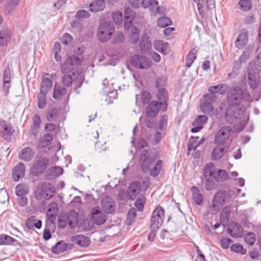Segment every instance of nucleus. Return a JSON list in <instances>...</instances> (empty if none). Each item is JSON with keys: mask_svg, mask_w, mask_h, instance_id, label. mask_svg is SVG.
<instances>
[{"mask_svg": "<svg viewBox=\"0 0 261 261\" xmlns=\"http://www.w3.org/2000/svg\"><path fill=\"white\" fill-rule=\"evenodd\" d=\"M25 224L30 230H33L34 228L40 229L42 226V221L38 220L35 216H32L27 219Z\"/></svg>", "mask_w": 261, "mask_h": 261, "instance_id": "25", "label": "nucleus"}, {"mask_svg": "<svg viewBox=\"0 0 261 261\" xmlns=\"http://www.w3.org/2000/svg\"><path fill=\"white\" fill-rule=\"evenodd\" d=\"M53 139V136L50 133L44 134L40 140V144L42 147H45L50 144Z\"/></svg>", "mask_w": 261, "mask_h": 261, "instance_id": "45", "label": "nucleus"}, {"mask_svg": "<svg viewBox=\"0 0 261 261\" xmlns=\"http://www.w3.org/2000/svg\"><path fill=\"white\" fill-rule=\"evenodd\" d=\"M230 211L227 208L223 209L220 215V221L222 225H226L229 221Z\"/></svg>", "mask_w": 261, "mask_h": 261, "instance_id": "49", "label": "nucleus"}, {"mask_svg": "<svg viewBox=\"0 0 261 261\" xmlns=\"http://www.w3.org/2000/svg\"><path fill=\"white\" fill-rule=\"evenodd\" d=\"M115 30L114 24L110 21L101 23L98 27L97 36L101 42H106L111 38Z\"/></svg>", "mask_w": 261, "mask_h": 261, "instance_id": "2", "label": "nucleus"}, {"mask_svg": "<svg viewBox=\"0 0 261 261\" xmlns=\"http://www.w3.org/2000/svg\"><path fill=\"white\" fill-rule=\"evenodd\" d=\"M90 218L94 224L100 225L106 221L107 216L103 211L99 210L98 207H95L91 210Z\"/></svg>", "mask_w": 261, "mask_h": 261, "instance_id": "14", "label": "nucleus"}, {"mask_svg": "<svg viewBox=\"0 0 261 261\" xmlns=\"http://www.w3.org/2000/svg\"><path fill=\"white\" fill-rule=\"evenodd\" d=\"M208 120V117L206 115H198L196 117L195 120L192 122V125H202L205 124Z\"/></svg>", "mask_w": 261, "mask_h": 261, "instance_id": "57", "label": "nucleus"}, {"mask_svg": "<svg viewBox=\"0 0 261 261\" xmlns=\"http://www.w3.org/2000/svg\"><path fill=\"white\" fill-rule=\"evenodd\" d=\"M227 88V85H225L224 84H220L216 86H210L208 88V92L212 94H216L219 93L221 94H224L226 92V89H224V87Z\"/></svg>", "mask_w": 261, "mask_h": 261, "instance_id": "39", "label": "nucleus"}, {"mask_svg": "<svg viewBox=\"0 0 261 261\" xmlns=\"http://www.w3.org/2000/svg\"><path fill=\"white\" fill-rule=\"evenodd\" d=\"M101 206L107 214H112L115 210V203L113 198L110 196H106L101 199Z\"/></svg>", "mask_w": 261, "mask_h": 261, "instance_id": "18", "label": "nucleus"}, {"mask_svg": "<svg viewBox=\"0 0 261 261\" xmlns=\"http://www.w3.org/2000/svg\"><path fill=\"white\" fill-rule=\"evenodd\" d=\"M131 64L134 67L141 69H147L152 64L151 60L145 56L135 55L130 59Z\"/></svg>", "mask_w": 261, "mask_h": 261, "instance_id": "6", "label": "nucleus"}, {"mask_svg": "<svg viewBox=\"0 0 261 261\" xmlns=\"http://www.w3.org/2000/svg\"><path fill=\"white\" fill-rule=\"evenodd\" d=\"M141 5L143 8H148L152 13L161 14L157 0H142Z\"/></svg>", "mask_w": 261, "mask_h": 261, "instance_id": "20", "label": "nucleus"}, {"mask_svg": "<svg viewBox=\"0 0 261 261\" xmlns=\"http://www.w3.org/2000/svg\"><path fill=\"white\" fill-rule=\"evenodd\" d=\"M45 75H49L48 73H45L42 78V82L40 87V92L48 93L52 87L53 82L49 77H46Z\"/></svg>", "mask_w": 261, "mask_h": 261, "instance_id": "28", "label": "nucleus"}, {"mask_svg": "<svg viewBox=\"0 0 261 261\" xmlns=\"http://www.w3.org/2000/svg\"><path fill=\"white\" fill-rule=\"evenodd\" d=\"M141 185L140 182L134 181L130 183L126 192V196L128 199L134 200L141 192Z\"/></svg>", "mask_w": 261, "mask_h": 261, "instance_id": "15", "label": "nucleus"}, {"mask_svg": "<svg viewBox=\"0 0 261 261\" xmlns=\"http://www.w3.org/2000/svg\"><path fill=\"white\" fill-rule=\"evenodd\" d=\"M224 154V148L217 145L213 150L211 156L213 160L218 161L222 158Z\"/></svg>", "mask_w": 261, "mask_h": 261, "instance_id": "43", "label": "nucleus"}, {"mask_svg": "<svg viewBox=\"0 0 261 261\" xmlns=\"http://www.w3.org/2000/svg\"><path fill=\"white\" fill-rule=\"evenodd\" d=\"M67 92V89L64 87L56 84L54 86L53 97L54 99H59L64 96Z\"/></svg>", "mask_w": 261, "mask_h": 261, "instance_id": "34", "label": "nucleus"}, {"mask_svg": "<svg viewBox=\"0 0 261 261\" xmlns=\"http://www.w3.org/2000/svg\"><path fill=\"white\" fill-rule=\"evenodd\" d=\"M197 3L199 14L201 18H203L204 16V7L206 6V1L204 0H197Z\"/></svg>", "mask_w": 261, "mask_h": 261, "instance_id": "63", "label": "nucleus"}, {"mask_svg": "<svg viewBox=\"0 0 261 261\" xmlns=\"http://www.w3.org/2000/svg\"><path fill=\"white\" fill-rule=\"evenodd\" d=\"M35 193L40 197L49 199L54 196L55 191L51 184L42 182L37 186Z\"/></svg>", "mask_w": 261, "mask_h": 261, "instance_id": "8", "label": "nucleus"}, {"mask_svg": "<svg viewBox=\"0 0 261 261\" xmlns=\"http://www.w3.org/2000/svg\"><path fill=\"white\" fill-rule=\"evenodd\" d=\"M248 84L251 88L255 89L258 87L260 81L254 70H248Z\"/></svg>", "mask_w": 261, "mask_h": 261, "instance_id": "31", "label": "nucleus"}, {"mask_svg": "<svg viewBox=\"0 0 261 261\" xmlns=\"http://www.w3.org/2000/svg\"><path fill=\"white\" fill-rule=\"evenodd\" d=\"M249 94L244 93L243 90L236 86L227 92L226 101L229 106H239L244 99L248 100Z\"/></svg>", "mask_w": 261, "mask_h": 261, "instance_id": "1", "label": "nucleus"}, {"mask_svg": "<svg viewBox=\"0 0 261 261\" xmlns=\"http://www.w3.org/2000/svg\"><path fill=\"white\" fill-rule=\"evenodd\" d=\"M165 218V210L161 205H158L152 212L150 218V223L152 226H155L157 228H160L164 222Z\"/></svg>", "mask_w": 261, "mask_h": 261, "instance_id": "9", "label": "nucleus"}, {"mask_svg": "<svg viewBox=\"0 0 261 261\" xmlns=\"http://www.w3.org/2000/svg\"><path fill=\"white\" fill-rule=\"evenodd\" d=\"M232 132L231 127L224 126L219 129L215 137V143L219 146H224L226 141L229 139Z\"/></svg>", "mask_w": 261, "mask_h": 261, "instance_id": "11", "label": "nucleus"}, {"mask_svg": "<svg viewBox=\"0 0 261 261\" xmlns=\"http://www.w3.org/2000/svg\"><path fill=\"white\" fill-rule=\"evenodd\" d=\"M154 162V159L150 156L147 150H143L141 152L139 156V164L143 173L148 172Z\"/></svg>", "mask_w": 261, "mask_h": 261, "instance_id": "10", "label": "nucleus"}, {"mask_svg": "<svg viewBox=\"0 0 261 261\" xmlns=\"http://www.w3.org/2000/svg\"><path fill=\"white\" fill-rule=\"evenodd\" d=\"M156 96L159 100L158 101L160 103L161 105H162L163 108L164 110L167 109L169 94L166 88L159 89L157 91Z\"/></svg>", "mask_w": 261, "mask_h": 261, "instance_id": "19", "label": "nucleus"}, {"mask_svg": "<svg viewBox=\"0 0 261 261\" xmlns=\"http://www.w3.org/2000/svg\"><path fill=\"white\" fill-rule=\"evenodd\" d=\"M246 242L250 245H253L255 242V235L254 232H248L245 236Z\"/></svg>", "mask_w": 261, "mask_h": 261, "instance_id": "64", "label": "nucleus"}, {"mask_svg": "<svg viewBox=\"0 0 261 261\" xmlns=\"http://www.w3.org/2000/svg\"><path fill=\"white\" fill-rule=\"evenodd\" d=\"M49 164V160L43 156H37L31 168V174L35 176H41L46 171Z\"/></svg>", "mask_w": 261, "mask_h": 261, "instance_id": "3", "label": "nucleus"}, {"mask_svg": "<svg viewBox=\"0 0 261 261\" xmlns=\"http://www.w3.org/2000/svg\"><path fill=\"white\" fill-rule=\"evenodd\" d=\"M71 240L74 243L82 247H87L90 243L89 238L83 235H76L72 237Z\"/></svg>", "mask_w": 261, "mask_h": 261, "instance_id": "29", "label": "nucleus"}, {"mask_svg": "<svg viewBox=\"0 0 261 261\" xmlns=\"http://www.w3.org/2000/svg\"><path fill=\"white\" fill-rule=\"evenodd\" d=\"M41 120L38 114H35L32 117V123L29 129V133L31 135L36 136L40 128Z\"/></svg>", "mask_w": 261, "mask_h": 261, "instance_id": "22", "label": "nucleus"}, {"mask_svg": "<svg viewBox=\"0 0 261 261\" xmlns=\"http://www.w3.org/2000/svg\"><path fill=\"white\" fill-rule=\"evenodd\" d=\"M67 222L68 223V225L70 228H73L74 227V225H73L72 221L70 219V218L69 217L59 216L58 221V225L59 228H64L65 227H66L67 224Z\"/></svg>", "mask_w": 261, "mask_h": 261, "instance_id": "37", "label": "nucleus"}, {"mask_svg": "<svg viewBox=\"0 0 261 261\" xmlns=\"http://www.w3.org/2000/svg\"><path fill=\"white\" fill-rule=\"evenodd\" d=\"M12 244L20 246V242L12 237L5 234H0V245H10Z\"/></svg>", "mask_w": 261, "mask_h": 261, "instance_id": "30", "label": "nucleus"}, {"mask_svg": "<svg viewBox=\"0 0 261 261\" xmlns=\"http://www.w3.org/2000/svg\"><path fill=\"white\" fill-rule=\"evenodd\" d=\"M28 193V190L23 185L19 184L15 188V194L17 196H25Z\"/></svg>", "mask_w": 261, "mask_h": 261, "instance_id": "60", "label": "nucleus"}, {"mask_svg": "<svg viewBox=\"0 0 261 261\" xmlns=\"http://www.w3.org/2000/svg\"><path fill=\"white\" fill-rule=\"evenodd\" d=\"M228 234L233 238H240L244 235V229L238 223L232 222L227 228Z\"/></svg>", "mask_w": 261, "mask_h": 261, "instance_id": "16", "label": "nucleus"}, {"mask_svg": "<svg viewBox=\"0 0 261 261\" xmlns=\"http://www.w3.org/2000/svg\"><path fill=\"white\" fill-rule=\"evenodd\" d=\"M136 216V210L134 208L130 210L127 215L126 220V224L128 225H132L135 221Z\"/></svg>", "mask_w": 261, "mask_h": 261, "instance_id": "53", "label": "nucleus"}, {"mask_svg": "<svg viewBox=\"0 0 261 261\" xmlns=\"http://www.w3.org/2000/svg\"><path fill=\"white\" fill-rule=\"evenodd\" d=\"M162 167V161L158 160L153 168L150 169L149 174L150 176L155 177L158 176L161 171Z\"/></svg>", "mask_w": 261, "mask_h": 261, "instance_id": "44", "label": "nucleus"}, {"mask_svg": "<svg viewBox=\"0 0 261 261\" xmlns=\"http://www.w3.org/2000/svg\"><path fill=\"white\" fill-rule=\"evenodd\" d=\"M67 244L64 243L63 241H59L54 246L51 248V252L56 254H59L66 250Z\"/></svg>", "mask_w": 261, "mask_h": 261, "instance_id": "41", "label": "nucleus"}, {"mask_svg": "<svg viewBox=\"0 0 261 261\" xmlns=\"http://www.w3.org/2000/svg\"><path fill=\"white\" fill-rule=\"evenodd\" d=\"M19 0H12L6 6L5 11L7 13H10L14 10L18 5Z\"/></svg>", "mask_w": 261, "mask_h": 261, "instance_id": "62", "label": "nucleus"}, {"mask_svg": "<svg viewBox=\"0 0 261 261\" xmlns=\"http://www.w3.org/2000/svg\"><path fill=\"white\" fill-rule=\"evenodd\" d=\"M139 96H140L139 102L142 105L148 104L151 102V95L150 93L147 90L141 91L140 95H136L137 101H138Z\"/></svg>", "mask_w": 261, "mask_h": 261, "instance_id": "33", "label": "nucleus"}, {"mask_svg": "<svg viewBox=\"0 0 261 261\" xmlns=\"http://www.w3.org/2000/svg\"><path fill=\"white\" fill-rule=\"evenodd\" d=\"M81 63V60L79 57L74 56H68L64 63L61 64V72L65 74L77 71L73 67L75 65H80Z\"/></svg>", "mask_w": 261, "mask_h": 261, "instance_id": "7", "label": "nucleus"}, {"mask_svg": "<svg viewBox=\"0 0 261 261\" xmlns=\"http://www.w3.org/2000/svg\"><path fill=\"white\" fill-rule=\"evenodd\" d=\"M216 169L213 163L207 164L203 170V176L204 179L213 178Z\"/></svg>", "mask_w": 261, "mask_h": 261, "instance_id": "35", "label": "nucleus"}, {"mask_svg": "<svg viewBox=\"0 0 261 261\" xmlns=\"http://www.w3.org/2000/svg\"><path fill=\"white\" fill-rule=\"evenodd\" d=\"M49 172L51 174V177L55 178L62 174L63 170L59 166H55L50 167L49 169Z\"/></svg>", "mask_w": 261, "mask_h": 261, "instance_id": "54", "label": "nucleus"}, {"mask_svg": "<svg viewBox=\"0 0 261 261\" xmlns=\"http://www.w3.org/2000/svg\"><path fill=\"white\" fill-rule=\"evenodd\" d=\"M197 50L195 48H193L189 52L186 58V66L187 68L190 67L197 59Z\"/></svg>", "mask_w": 261, "mask_h": 261, "instance_id": "38", "label": "nucleus"}, {"mask_svg": "<svg viewBox=\"0 0 261 261\" xmlns=\"http://www.w3.org/2000/svg\"><path fill=\"white\" fill-rule=\"evenodd\" d=\"M58 212V207L56 203H53L49 205V208L48 210V215L49 218H54L57 216Z\"/></svg>", "mask_w": 261, "mask_h": 261, "instance_id": "56", "label": "nucleus"}, {"mask_svg": "<svg viewBox=\"0 0 261 261\" xmlns=\"http://www.w3.org/2000/svg\"><path fill=\"white\" fill-rule=\"evenodd\" d=\"M252 53V48L250 46L246 47L239 58L240 63L241 64L246 62Z\"/></svg>", "mask_w": 261, "mask_h": 261, "instance_id": "47", "label": "nucleus"}, {"mask_svg": "<svg viewBox=\"0 0 261 261\" xmlns=\"http://www.w3.org/2000/svg\"><path fill=\"white\" fill-rule=\"evenodd\" d=\"M160 110L165 112L167 109L164 110L162 107V105H161L160 103L158 101L152 100L148 103L145 109V116L150 117H155Z\"/></svg>", "mask_w": 261, "mask_h": 261, "instance_id": "13", "label": "nucleus"}, {"mask_svg": "<svg viewBox=\"0 0 261 261\" xmlns=\"http://www.w3.org/2000/svg\"><path fill=\"white\" fill-rule=\"evenodd\" d=\"M141 52L142 54H147L151 49V44L149 38L147 34H143L140 42Z\"/></svg>", "mask_w": 261, "mask_h": 261, "instance_id": "24", "label": "nucleus"}, {"mask_svg": "<svg viewBox=\"0 0 261 261\" xmlns=\"http://www.w3.org/2000/svg\"><path fill=\"white\" fill-rule=\"evenodd\" d=\"M146 201V198L144 195L141 194L136 199L134 205L137 210L140 212L143 210Z\"/></svg>", "mask_w": 261, "mask_h": 261, "instance_id": "48", "label": "nucleus"}, {"mask_svg": "<svg viewBox=\"0 0 261 261\" xmlns=\"http://www.w3.org/2000/svg\"><path fill=\"white\" fill-rule=\"evenodd\" d=\"M239 5L240 9L244 12L250 10L252 7V2L250 0H240Z\"/></svg>", "mask_w": 261, "mask_h": 261, "instance_id": "52", "label": "nucleus"}, {"mask_svg": "<svg viewBox=\"0 0 261 261\" xmlns=\"http://www.w3.org/2000/svg\"><path fill=\"white\" fill-rule=\"evenodd\" d=\"M166 79L164 77H158L155 82V87L157 90L162 88H166Z\"/></svg>", "mask_w": 261, "mask_h": 261, "instance_id": "61", "label": "nucleus"}, {"mask_svg": "<svg viewBox=\"0 0 261 261\" xmlns=\"http://www.w3.org/2000/svg\"><path fill=\"white\" fill-rule=\"evenodd\" d=\"M248 40V34L246 30H242L234 42L235 46L239 48H243L247 44Z\"/></svg>", "mask_w": 261, "mask_h": 261, "instance_id": "21", "label": "nucleus"}, {"mask_svg": "<svg viewBox=\"0 0 261 261\" xmlns=\"http://www.w3.org/2000/svg\"><path fill=\"white\" fill-rule=\"evenodd\" d=\"M237 107L228 106L226 110L225 118L229 123L232 124L236 121L242 119L245 114L244 110Z\"/></svg>", "mask_w": 261, "mask_h": 261, "instance_id": "4", "label": "nucleus"}, {"mask_svg": "<svg viewBox=\"0 0 261 261\" xmlns=\"http://www.w3.org/2000/svg\"><path fill=\"white\" fill-rule=\"evenodd\" d=\"M168 45V43H164L163 41L161 40L156 41L154 44L155 49L163 54H166V48Z\"/></svg>", "mask_w": 261, "mask_h": 261, "instance_id": "55", "label": "nucleus"}, {"mask_svg": "<svg viewBox=\"0 0 261 261\" xmlns=\"http://www.w3.org/2000/svg\"><path fill=\"white\" fill-rule=\"evenodd\" d=\"M135 17V13L131 9L126 8L124 11V27L125 29L128 30L132 24V21Z\"/></svg>", "mask_w": 261, "mask_h": 261, "instance_id": "26", "label": "nucleus"}, {"mask_svg": "<svg viewBox=\"0 0 261 261\" xmlns=\"http://www.w3.org/2000/svg\"><path fill=\"white\" fill-rule=\"evenodd\" d=\"M105 8L106 2L105 0H94L89 5L90 11L94 13L102 11Z\"/></svg>", "mask_w": 261, "mask_h": 261, "instance_id": "27", "label": "nucleus"}, {"mask_svg": "<svg viewBox=\"0 0 261 261\" xmlns=\"http://www.w3.org/2000/svg\"><path fill=\"white\" fill-rule=\"evenodd\" d=\"M59 115V111L56 107L48 108L46 112V118L49 122H56Z\"/></svg>", "mask_w": 261, "mask_h": 261, "instance_id": "32", "label": "nucleus"}, {"mask_svg": "<svg viewBox=\"0 0 261 261\" xmlns=\"http://www.w3.org/2000/svg\"><path fill=\"white\" fill-rule=\"evenodd\" d=\"M25 172V167L22 162H19L12 170V177L14 181H18L20 178H23Z\"/></svg>", "mask_w": 261, "mask_h": 261, "instance_id": "17", "label": "nucleus"}, {"mask_svg": "<svg viewBox=\"0 0 261 261\" xmlns=\"http://www.w3.org/2000/svg\"><path fill=\"white\" fill-rule=\"evenodd\" d=\"M230 250L234 252L240 253L242 254H245L247 252L246 249L239 244H232L230 246Z\"/></svg>", "mask_w": 261, "mask_h": 261, "instance_id": "59", "label": "nucleus"}, {"mask_svg": "<svg viewBox=\"0 0 261 261\" xmlns=\"http://www.w3.org/2000/svg\"><path fill=\"white\" fill-rule=\"evenodd\" d=\"M192 193V198L194 202L197 205H200L203 202V197L202 195L200 193L199 189L195 186L192 187L191 189Z\"/></svg>", "mask_w": 261, "mask_h": 261, "instance_id": "36", "label": "nucleus"}, {"mask_svg": "<svg viewBox=\"0 0 261 261\" xmlns=\"http://www.w3.org/2000/svg\"><path fill=\"white\" fill-rule=\"evenodd\" d=\"M3 129V132L2 134H1L0 136H2L5 139L8 138H10V137L13 135L14 132V130L13 129V127L11 125L6 124L5 127Z\"/></svg>", "mask_w": 261, "mask_h": 261, "instance_id": "50", "label": "nucleus"}, {"mask_svg": "<svg viewBox=\"0 0 261 261\" xmlns=\"http://www.w3.org/2000/svg\"><path fill=\"white\" fill-rule=\"evenodd\" d=\"M231 192L229 191L220 190L217 192L214 197L212 206L215 210L219 208V206H223L226 202H229L231 199Z\"/></svg>", "mask_w": 261, "mask_h": 261, "instance_id": "5", "label": "nucleus"}, {"mask_svg": "<svg viewBox=\"0 0 261 261\" xmlns=\"http://www.w3.org/2000/svg\"><path fill=\"white\" fill-rule=\"evenodd\" d=\"M228 178V175L226 171L220 169L218 171H215L213 179L217 181L222 182L226 180Z\"/></svg>", "mask_w": 261, "mask_h": 261, "instance_id": "42", "label": "nucleus"}, {"mask_svg": "<svg viewBox=\"0 0 261 261\" xmlns=\"http://www.w3.org/2000/svg\"><path fill=\"white\" fill-rule=\"evenodd\" d=\"M62 77V82L63 84L67 87H69L72 83L77 85V88L81 87L82 84V77L78 71H73L72 73L64 74Z\"/></svg>", "mask_w": 261, "mask_h": 261, "instance_id": "12", "label": "nucleus"}, {"mask_svg": "<svg viewBox=\"0 0 261 261\" xmlns=\"http://www.w3.org/2000/svg\"><path fill=\"white\" fill-rule=\"evenodd\" d=\"M157 24L159 27L166 28L172 24V21L166 16L162 17L158 19Z\"/></svg>", "mask_w": 261, "mask_h": 261, "instance_id": "51", "label": "nucleus"}, {"mask_svg": "<svg viewBox=\"0 0 261 261\" xmlns=\"http://www.w3.org/2000/svg\"><path fill=\"white\" fill-rule=\"evenodd\" d=\"M34 150L30 147H27L20 150L18 154V158L21 160L30 162L34 158Z\"/></svg>", "mask_w": 261, "mask_h": 261, "instance_id": "23", "label": "nucleus"}, {"mask_svg": "<svg viewBox=\"0 0 261 261\" xmlns=\"http://www.w3.org/2000/svg\"><path fill=\"white\" fill-rule=\"evenodd\" d=\"M47 93L39 92L37 94V106L39 109H44L47 103Z\"/></svg>", "mask_w": 261, "mask_h": 261, "instance_id": "40", "label": "nucleus"}, {"mask_svg": "<svg viewBox=\"0 0 261 261\" xmlns=\"http://www.w3.org/2000/svg\"><path fill=\"white\" fill-rule=\"evenodd\" d=\"M213 106L212 103L209 102L205 101L200 106V109L202 112L204 113L210 114L213 111Z\"/></svg>", "mask_w": 261, "mask_h": 261, "instance_id": "58", "label": "nucleus"}, {"mask_svg": "<svg viewBox=\"0 0 261 261\" xmlns=\"http://www.w3.org/2000/svg\"><path fill=\"white\" fill-rule=\"evenodd\" d=\"M199 140V137H192L190 139L189 142L188 143V148L187 154L189 155L190 151L192 150H195L198 147V140Z\"/></svg>", "mask_w": 261, "mask_h": 261, "instance_id": "46", "label": "nucleus"}]
</instances>
